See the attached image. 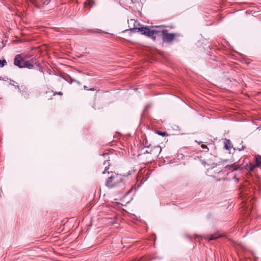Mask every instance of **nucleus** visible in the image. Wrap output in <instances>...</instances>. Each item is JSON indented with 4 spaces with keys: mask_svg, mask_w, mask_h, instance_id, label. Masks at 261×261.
I'll return each instance as SVG.
<instances>
[{
    "mask_svg": "<svg viewBox=\"0 0 261 261\" xmlns=\"http://www.w3.org/2000/svg\"><path fill=\"white\" fill-rule=\"evenodd\" d=\"M106 176H107V179L105 180L106 187L115 190L118 193L123 192L125 189L123 176L111 171L108 172V174Z\"/></svg>",
    "mask_w": 261,
    "mask_h": 261,
    "instance_id": "1",
    "label": "nucleus"
},
{
    "mask_svg": "<svg viewBox=\"0 0 261 261\" xmlns=\"http://www.w3.org/2000/svg\"><path fill=\"white\" fill-rule=\"evenodd\" d=\"M131 30L134 32H140L143 35H145L149 37H151L154 40L155 39V37L153 36V35L157 34L158 33L157 30H151L148 27L134 28L131 29Z\"/></svg>",
    "mask_w": 261,
    "mask_h": 261,
    "instance_id": "2",
    "label": "nucleus"
},
{
    "mask_svg": "<svg viewBox=\"0 0 261 261\" xmlns=\"http://www.w3.org/2000/svg\"><path fill=\"white\" fill-rule=\"evenodd\" d=\"M161 33L163 41L167 43L171 42L176 36L175 33H169L168 31L165 29L162 30Z\"/></svg>",
    "mask_w": 261,
    "mask_h": 261,
    "instance_id": "3",
    "label": "nucleus"
},
{
    "mask_svg": "<svg viewBox=\"0 0 261 261\" xmlns=\"http://www.w3.org/2000/svg\"><path fill=\"white\" fill-rule=\"evenodd\" d=\"M24 61L21 55H17L14 58V64L20 68H24Z\"/></svg>",
    "mask_w": 261,
    "mask_h": 261,
    "instance_id": "4",
    "label": "nucleus"
},
{
    "mask_svg": "<svg viewBox=\"0 0 261 261\" xmlns=\"http://www.w3.org/2000/svg\"><path fill=\"white\" fill-rule=\"evenodd\" d=\"M148 148V149L146 150V152L153 154L155 157L158 156L162 150L161 148L159 146H155L151 148H149V147Z\"/></svg>",
    "mask_w": 261,
    "mask_h": 261,
    "instance_id": "5",
    "label": "nucleus"
},
{
    "mask_svg": "<svg viewBox=\"0 0 261 261\" xmlns=\"http://www.w3.org/2000/svg\"><path fill=\"white\" fill-rule=\"evenodd\" d=\"M222 237H223L222 234H219L218 233H215L214 234H206L204 236V239L210 241L211 240H216L218 238Z\"/></svg>",
    "mask_w": 261,
    "mask_h": 261,
    "instance_id": "6",
    "label": "nucleus"
},
{
    "mask_svg": "<svg viewBox=\"0 0 261 261\" xmlns=\"http://www.w3.org/2000/svg\"><path fill=\"white\" fill-rule=\"evenodd\" d=\"M261 165V156L256 155L255 157V164L252 165L250 164L249 169L250 171H252L253 169L256 167H258Z\"/></svg>",
    "mask_w": 261,
    "mask_h": 261,
    "instance_id": "7",
    "label": "nucleus"
},
{
    "mask_svg": "<svg viewBox=\"0 0 261 261\" xmlns=\"http://www.w3.org/2000/svg\"><path fill=\"white\" fill-rule=\"evenodd\" d=\"M226 170L227 171H234L237 170L239 168V167L238 165H236L235 164H232L231 165H227L225 166Z\"/></svg>",
    "mask_w": 261,
    "mask_h": 261,
    "instance_id": "8",
    "label": "nucleus"
},
{
    "mask_svg": "<svg viewBox=\"0 0 261 261\" xmlns=\"http://www.w3.org/2000/svg\"><path fill=\"white\" fill-rule=\"evenodd\" d=\"M103 165L105 166V170L102 172V174L103 175H106L108 174V172L109 170V166H110V164L109 160H106L103 162Z\"/></svg>",
    "mask_w": 261,
    "mask_h": 261,
    "instance_id": "9",
    "label": "nucleus"
},
{
    "mask_svg": "<svg viewBox=\"0 0 261 261\" xmlns=\"http://www.w3.org/2000/svg\"><path fill=\"white\" fill-rule=\"evenodd\" d=\"M27 68L28 69H32L34 67L33 63H31L30 61H25L24 63V68Z\"/></svg>",
    "mask_w": 261,
    "mask_h": 261,
    "instance_id": "10",
    "label": "nucleus"
},
{
    "mask_svg": "<svg viewBox=\"0 0 261 261\" xmlns=\"http://www.w3.org/2000/svg\"><path fill=\"white\" fill-rule=\"evenodd\" d=\"M224 143L225 149L229 150L231 148V143L229 140H225Z\"/></svg>",
    "mask_w": 261,
    "mask_h": 261,
    "instance_id": "11",
    "label": "nucleus"
},
{
    "mask_svg": "<svg viewBox=\"0 0 261 261\" xmlns=\"http://www.w3.org/2000/svg\"><path fill=\"white\" fill-rule=\"evenodd\" d=\"M85 5H89L90 6H92V5H94V2H93V0H87L85 2Z\"/></svg>",
    "mask_w": 261,
    "mask_h": 261,
    "instance_id": "12",
    "label": "nucleus"
},
{
    "mask_svg": "<svg viewBox=\"0 0 261 261\" xmlns=\"http://www.w3.org/2000/svg\"><path fill=\"white\" fill-rule=\"evenodd\" d=\"M7 64V62L5 60H0V67H3Z\"/></svg>",
    "mask_w": 261,
    "mask_h": 261,
    "instance_id": "13",
    "label": "nucleus"
},
{
    "mask_svg": "<svg viewBox=\"0 0 261 261\" xmlns=\"http://www.w3.org/2000/svg\"><path fill=\"white\" fill-rule=\"evenodd\" d=\"M156 133L158 135H161L162 136H165L167 135V134H166V133L165 132H161V131H160V130L156 131Z\"/></svg>",
    "mask_w": 261,
    "mask_h": 261,
    "instance_id": "14",
    "label": "nucleus"
},
{
    "mask_svg": "<svg viewBox=\"0 0 261 261\" xmlns=\"http://www.w3.org/2000/svg\"><path fill=\"white\" fill-rule=\"evenodd\" d=\"M84 89L85 90H90V91H94V89L93 88H90V89H89L88 88V87L87 86H84Z\"/></svg>",
    "mask_w": 261,
    "mask_h": 261,
    "instance_id": "15",
    "label": "nucleus"
},
{
    "mask_svg": "<svg viewBox=\"0 0 261 261\" xmlns=\"http://www.w3.org/2000/svg\"><path fill=\"white\" fill-rule=\"evenodd\" d=\"M201 147L203 149H206L207 151L208 150V148H207V147L206 145L202 144L201 145Z\"/></svg>",
    "mask_w": 261,
    "mask_h": 261,
    "instance_id": "16",
    "label": "nucleus"
},
{
    "mask_svg": "<svg viewBox=\"0 0 261 261\" xmlns=\"http://www.w3.org/2000/svg\"><path fill=\"white\" fill-rule=\"evenodd\" d=\"M56 94H58V95H63V93L62 92H56L54 93V95H56Z\"/></svg>",
    "mask_w": 261,
    "mask_h": 261,
    "instance_id": "17",
    "label": "nucleus"
},
{
    "mask_svg": "<svg viewBox=\"0 0 261 261\" xmlns=\"http://www.w3.org/2000/svg\"><path fill=\"white\" fill-rule=\"evenodd\" d=\"M245 147L243 146V145H242L241 147L240 148H239L238 149L241 151V150H243Z\"/></svg>",
    "mask_w": 261,
    "mask_h": 261,
    "instance_id": "18",
    "label": "nucleus"
},
{
    "mask_svg": "<svg viewBox=\"0 0 261 261\" xmlns=\"http://www.w3.org/2000/svg\"><path fill=\"white\" fill-rule=\"evenodd\" d=\"M70 81H71V83L75 82L76 80H74V79H72L71 78H70Z\"/></svg>",
    "mask_w": 261,
    "mask_h": 261,
    "instance_id": "19",
    "label": "nucleus"
},
{
    "mask_svg": "<svg viewBox=\"0 0 261 261\" xmlns=\"http://www.w3.org/2000/svg\"><path fill=\"white\" fill-rule=\"evenodd\" d=\"M75 82H76L78 85H81V83H80L79 81H76V80Z\"/></svg>",
    "mask_w": 261,
    "mask_h": 261,
    "instance_id": "20",
    "label": "nucleus"
},
{
    "mask_svg": "<svg viewBox=\"0 0 261 261\" xmlns=\"http://www.w3.org/2000/svg\"><path fill=\"white\" fill-rule=\"evenodd\" d=\"M15 88H17V89H18V90H19V89H20L19 86H15Z\"/></svg>",
    "mask_w": 261,
    "mask_h": 261,
    "instance_id": "21",
    "label": "nucleus"
},
{
    "mask_svg": "<svg viewBox=\"0 0 261 261\" xmlns=\"http://www.w3.org/2000/svg\"><path fill=\"white\" fill-rule=\"evenodd\" d=\"M91 33H95L96 32L94 31H90Z\"/></svg>",
    "mask_w": 261,
    "mask_h": 261,
    "instance_id": "22",
    "label": "nucleus"
}]
</instances>
